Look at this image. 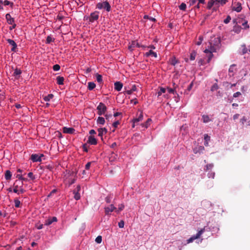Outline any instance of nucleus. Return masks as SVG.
I'll list each match as a JSON object with an SVG mask.
<instances>
[{
    "instance_id": "1",
    "label": "nucleus",
    "mask_w": 250,
    "mask_h": 250,
    "mask_svg": "<svg viewBox=\"0 0 250 250\" xmlns=\"http://www.w3.org/2000/svg\"><path fill=\"white\" fill-rule=\"evenodd\" d=\"M221 46V41L219 38H211L209 42L208 47L204 50V52L207 54V62H210L213 57V53L216 52L219 50Z\"/></svg>"
},
{
    "instance_id": "2",
    "label": "nucleus",
    "mask_w": 250,
    "mask_h": 250,
    "mask_svg": "<svg viewBox=\"0 0 250 250\" xmlns=\"http://www.w3.org/2000/svg\"><path fill=\"white\" fill-rule=\"evenodd\" d=\"M96 8L99 10L104 9L107 12H109L111 10V6L108 1L105 0L97 3Z\"/></svg>"
},
{
    "instance_id": "3",
    "label": "nucleus",
    "mask_w": 250,
    "mask_h": 250,
    "mask_svg": "<svg viewBox=\"0 0 250 250\" xmlns=\"http://www.w3.org/2000/svg\"><path fill=\"white\" fill-rule=\"evenodd\" d=\"M242 0H234L231 5L232 10L238 13L241 12L242 9Z\"/></svg>"
},
{
    "instance_id": "4",
    "label": "nucleus",
    "mask_w": 250,
    "mask_h": 250,
    "mask_svg": "<svg viewBox=\"0 0 250 250\" xmlns=\"http://www.w3.org/2000/svg\"><path fill=\"white\" fill-rule=\"evenodd\" d=\"M206 227H204L203 229H201L198 232L194 235H192L191 237L187 240V243H190L192 242L194 240L200 238L201 235L207 230L206 229Z\"/></svg>"
},
{
    "instance_id": "5",
    "label": "nucleus",
    "mask_w": 250,
    "mask_h": 250,
    "mask_svg": "<svg viewBox=\"0 0 250 250\" xmlns=\"http://www.w3.org/2000/svg\"><path fill=\"white\" fill-rule=\"evenodd\" d=\"M99 18V12L95 11L91 13L89 17H87L86 20H88L89 22L91 23L94 22L98 20Z\"/></svg>"
},
{
    "instance_id": "6",
    "label": "nucleus",
    "mask_w": 250,
    "mask_h": 250,
    "mask_svg": "<svg viewBox=\"0 0 250 250\" xmlns=\"http://www.w3.org/2000/svg\"><path fill=\"white\" fill-rule=\"evenodd\" d=\"M97 114L100 115H103L105 114L107 110V107L103 103H100L97 107Z\"/></svg>"
},
{
    "instance_id": "7",
    "label": "nucleus",
    "mask_w": 250,
    "mask_h": 250,
    "mask_svg": "<svg viewBox=\"0 0 250 250\" xmlns=\"http://www.w3.org/2000/svg\"><path fill=\"white\" fill-rule=\"evenodd\" d=\"M137 115H138V117L137 118H134L132 120V128L135 127L136 123L139 122L140 121H142L143 119V113L142 111H141L139 115L137 114Z\"/></svg>"
},
{
    "instance_id": "8",
    "label": "nucleus",
    "mask_w": 250,
    "mask_h": 250,
    "mask_svg": "<svg viewBox=\"0 0 250 250\" xmlns=\"http://www.w3.org/2000/svg\"><path fill=\"white\" fill-rule=\"evenodd\" d=\"M44 155L42 154L40 155L37 154H32L30 159L33 162H41L42 161V157Z\"/></svg>"
},
{
    "instance_id": "9",
    "label": "nucleus",
    "mask_w": 250,
    "mask_h": 250,
    "mask_svg": "<svg viewBox=\"0 0 250 250\" xmlns=\"http://www.w3.org/2000/svg\"><path fill=\"white\" fill-rule=\"evenodd\" d=\"M104 209L106 215H109L114 210H116V208L113 204H111L109 206L105 207Z\"/></svg>"
},
{
    "instance_id": "10",
    "label": "nucleus",
    "mask_w": 250,
    "mask_h": 250,
    "mask_svg": "<svg viewBox=\"0 0 250 250\" xmlns=\"http://www.w3.org/2000/svg\"><path fill=\"white\" fill-rule=\"evenodd\" d=\"M6 41L7 42L12 46V48L11 49V51L13 52H16L17 45L16 42L14 40L10 39H8Z\"/></svg>"
},
{
    "instance_id": "11",
    "label": "nucleus",
    "mask_w": 250,
    "mask_h": 250,
    "mask_svg": "<svg viewBox=\"0 0 250 250\" xmlns=\"http://www.w3.org/2000/svg\"><path fill=\"white\" fill-rule=\"evenodd\" d=\"M135 47L140 48L141 47V45L136 41H133L131 42L130 44L128 46V48L130 51H132L134 48Z\"/></svg>"
},
{
    "instance_id": "12",
    "label": "nucleus",
    "mask_w": 250,
    "mask_h": 250,
    "mask_svg": "<svg viewBox=\"0 0 250 250\" xmlns=\"http://www.w3.org/2000/svg\"><path fill=\"white\" fill-rule=\"evenodd\" d=\"M144 56L146 57H149L150 56L154 57L155 58H157V53L156 52L153 51L152 50H149L148 52L145 53Z\"/></svg>"
},
{
    "instance_id": "13",
    "label": "nucleus",
    "mask_w": 250,
    "mask_h": 250,
    "mask_svg": "<svg viewBox=\"0 0 250 250\" xmlns=\"http://www.w3.org/2000/svg\"><path fill=\"white\" fill-rule=\"evenodd\" d=\"M75 129L72 127H63L62 132L64 133L72 134L74 133Z\"/></svg>"
},
{
    "instance_id": "14",
    "label": "nucleus",
    "mask_w": 250,
    "mask_h": 250,
    "mask_svg": "<svg viewBox=\"0 0 250 250\" xmlns=\"http://www.w3.org/2000/svg\"><path fill=\"white\" fill-rule=\"evenodd\" d=\"M87 143L91 145H96L97 144V139L92 135H90L88 138Z\"/></svg>"
},
{
    "instance_id": "15",
    "label": "nucleus",
    "mask_w": 250,
    "mask_h": 250,
    "mask_svg": "<svg viewBox=\"0 0 250 250\" xmlns=\"http://www.w3.org/2000/svg\"><path fill=\"white\" fill-rule=\"evenodd\" d=\"M5 19L8 24H14L15 23V19L11 17L9 13H7L5 15Z\"/></svg>"
},
{
    "instance_id": "16",
    "label": "nucleus",
    "mask_w": 250,
    "mask_h": 250,
    "mask_svg": "<svg viewBox=\"0 0 250 250\" xmlns=\"http://www.w3.org/2000/svg\"><path fill=\"white\" fill-rule=\"evenodd\" d=\"M98 136L101 138L102 140H103V136L104 134H105L107 133V130L104 127L100 128L98 129Z\"/></svg>"
},
{
    "instance_id": "17",
    "label": "nucleus",
    "mask_w": 250,
    "mask_h": 250,
    "mask_svg": "<svg viewBox=\"0 0 250 250\" xmlns=\"http://www.w3.org/2000/svg\"><path fill=\"white\" fill-rule=\"evenodd\" d=\"M123 86V83L120 82H116L114 83V89L117 91H121Z\"/></svg>"
},
{
    "instance_id": "18",
    "label": "nucleus",
    "mask_w": 250,
    "mask_h": 250,
    "mask_svg": "<svg viewBox=\"0 0 250 250\" xmlns=\"http://www.w3.org/2000/svg\"><path fill=\"white\" fill-rule=\"evenodd\" d=\"M57 219L56 217H53L51 218H49L47 220H45L44 225L45 226H49L53 222H57Z\"/></svg>"
},
{
    "instance_id": "19",
    "label": "nucleus",
    "mask_w": 250,
    "mask_h": 250,
    "mask_svg": "<svg viewBox=\"0 0 250 250\" xmlns=\"http://www.w3.org/2000/svg\"><path fill=\"white\" fill-rule=\"evenodd\" d=\"M202 120L204 123H208L209 122L212 121V120L210 118L208 115H203L202 116Z\"/></svg>"
},
{
    "instance_id": "20",
    "label": "nucleus",
    "mask_w": 250,
    "mask_h": 250,
    "mask_svg": "<svg viewBox=\"0 0 250 250\" xmlns=\"http://www.w3.org/2000/svg\"><path fill=\"white\" fill-rule=\"evenodd\" d=\"M21 73H22V71H21V70L20 69L16 68L14 70V73H13V76L14 77H15V78L17 79H18L20 78V75L21 74Z\"/></svg>"
},
{
    "instance_id": "21",
    "label": "nucleus",
    "mask_w": 250,
    "mask_h": 250,
    "mask_svg": "<svg viewBox=\"0 0 250 250\" xmlns=\"http://www.w3.org/2000/svg\"><path fill=\"white\" fill-rule=\"evenodd\" d=\"M220 5L221 4L218 0H213V7L212 8V11H217Z\"/></svg>"
},
{
    "instance_id": "22",
    "label": "nucleus",
    "mask_w": 250,
    "mask_h": 250,
    "mask_svg": "<svg viewBox=\"0 0 250 250\" xmlns=\"http://www.w3.org/2000/svg\"><path fill=\"white\" fill-rule=\"evenodd\" d=\"M209 63L207 62V60H205V58H200L198 60V64L199 66L205 65L207 63Z\"/></svg>"
},
{
    "instance_id": "23",
    "label": "nucleus",
    "mask_w": 250,
    "mask_h": 250,
    "mask_svg": "<svg viewBox=\"0 0 250 250\" xmlns=\"http://www.w3.org/2000/svg\"><path fill=\"white\" fill-rule=\"evenodd\" d=\"M136 91H137V87L135 84H134L132 86L130 89L126 90L125 93L128 95H131V94L133 93V92Z\"/></svg>"
},
{
    "instance_id": "24",
    "label": "nucleus",
    "mask_w": 250,
    "mask_h": 250,
    "mask_svg": "<svg viewBox=\"0 0 250 250\" xmlns=\"http://www.w3.org/2000/svg\"><path fill=\"white\" fill-rule=\"evenodd\" d=\"M242 30V27L241 26L238 25H235L233 27V31L237 34H239L241 32Z\"/></svg>"
},
{
    "instance_id": "25",
    "label": "nucleus",
    "mask_w": 250,
    "mask_h": 250,
    "mask_svg": "<svg viewBox=\"0 0 250 250\" xmlns=\"http://www.w3.org/2000/svg\"><path fill=\"white\" fill-rule=\"evenodd\" d=\"M57 83L59 85L63 84L64 78L62 76H59L56 78Z\"/></svg>"
},
{
    "instance_id": "26",
    "label": "nucleus",
    "mask_w": 250,
    "mask_h": 250,
    "mask_svg": "<svg viewBox=\"0 0 250 250\" xmlns=\"http://www.w3.org/2000/svg\"><path fill=\"white\" fill-rule=\"evenodd\" d=\"M166 92V88L163 87H159V90L157 92V97H159L162 95L163 93Z\"/></svg>"
},
{
    "instance_id": "27",
    "label": "nucleus",
    "mask_w": 250,
    "mask_h": 250,
    "mask_svg": "<svg viewBox=\"0 0 250 250\" xmlns=\"http://www.w3.org/2000/svg\"><path fill=\"white\" fill-rule=\"evenodd\" d=\"M241 54L242 55H244L247 53H249V48L248 49L246 47V45L245 44H243L241 45Z\"/></svg>"
},
{
    "instance_id": "28",
    "label": "nucleus",
    "mask_w": 250,
    "mask_h": 250,
    "mask_svg": "<svg viewBox=\"0 0 250 250\" xmlns=\"http://www.w3.org/2000/svg\"><path fill=\"white\" fill-rule=\"evenodd\" d=\"M12 176V174L11 171L9 170H6L5 172L4 177L6 180H9L11 179Z\"/></svg>"
},
{
    "instance_id": "29",
    "label": "nucleus",
    "mask_w": 250,
    "mask_h": 250,
    "mask_svg": "<svg viewBox=\"0 0 250 250\" xmlns=\"http://www.w3.org/2000/svg\"><path fill=\"white\" fill-rule=\"evenodd\" d=\"M169 62L172 65H175V64L177 63H179V61L176 59L175 57H173L169 59Z\"/></svg>"
},
{
    "instance_id": "30",
    "label": "nucleus",
    "mask_w": 250,
    "mask_h": 250,
    "mask_svg": "<svg viewBox=\"0 0 250 250\" xmlns=\"http://www.w3.org/2000/svg\"><path fill=\"white\" fill-rule=\"evenodd\" d=\"M97 123L98 125H104L105 123L104 118L102 117H99L97 120Z\"/></svg>"
},
{
    "instance_id": "31",
    "label": "nucleus",
    "mask_w": 250,
    "mask_h": 250,
    "mask_svg": "<svg viewBox=\"0 0 250 250\" xmlns=\"http://www.w3.org/2000/svg\"><path fill=\"white\" fill-rule=\"evenodd\" d=\"M213 7V0H209L207 4L206 8L208 10L212 9Z\"/></svg>"
},
{
    "instance_id": "32",
    "label": "nucleus",
    "mask_w": 250,
    "mask_h": 250,
    "mask_svg": "<svg viewBox=\"0 0 250 250\" xmlns=\"http://www.w3.org/2000/svg\"><path fill=\"white\" fill-rule=\"evenodd\" d=\"M14 202L15 207L16 208H19L21 207V202L18 198H15L14 199Z\"/></svg>"
},
{
    "instance_id": "33",
    "label": "nucleus",
    "mask_w": 250,
    "mask_h": 250,
    "mask_svg": "<svg viewBox=\"0 0 250 250\" xmlns=\"http://www.w3.org/2000/svg\"><path fill=\"white\" fill-rule=\"evenodd\" d=\"M54 97L52 94H49L43 97V99L45 102H49Z\"/></svg>"
},
{
    "instance_id": "34",
    "label": "nucleus",
    "mask_w": 250,
    "mask_h": 250,
    "mask_svg": "<svg viewBox=\"0 0 250 250\" xmlns=\"http://www.w3.org/2000/svg\"><path fill=\"white\" fill-rule=\"evenodd\" d=\"M73 193L74 194V198L75 200H78L80 199L81 195L79 192H78V191H76V190H74L73 191Z\"/></svg>"
},
{
    "instance_id": "35",
    "label": "nucleus",
    "mask_w": 250,
    "mask_h": 250,
    "mask_svg": "<svg viewBox=\"0 0 250 250\" xmlns=\"http://www.w3.org/2000/svg\"><path fill=\"white\" fill-rule=\"evenodd\" d=\"M196 55H197V52L194 50L192 51L191 52V53L190 54V57H189L190 60V61L194 60L196 58Z\"/></svg>"
},
{
    "instance_id": "36",
    "label": "nucleus",
    "mask_w": 250,
    "mask_h": 250,
    "mask_svg": "<svg viewBox=\"0 0 250 250\" xmlns=\"http://www.w3.org/2000/svg\"><path fill=\"white\" fill-rule=\"evenodd\" d=\"M96 87V84L94 82H89L88 83L87 88L88 90H92Z\"/></svg>"
},
{
    "instance_id": "37",
    "label": "nucleus",
    "mask_w": 250,
    "mask_h": 250,
    "mask_svg": "<svg viewBox=\"0 0 250 250\" xmlns=\"http://www.w3.org/2000/svg\"><path fill=\"white\" fill-rule=\"evenodd\" d=\"M55 39L53 38L51 35L48 36L46 39V43L49 44L52 42H54Z\"/></svg>"
},
{
    "instance_id": "38",
    "label": "nucleus",
    "mask_w": 250,
    "mask_h": 250,
    "mask_svg": "<svg viewBox=\"0 0 250 250\" xmlns=\"http://www.w3.org/2000/svg\"><path fill=\"white\" fill-rule=\"evenodd\" d=\"M152 121L151 119L150 118L147 119V120L146 121V122L143 124L142 125L143 127H145V128H147L150 125V122Z\"/></svg>"
},
{
    "instance_id": "39",
    "label": "nucleus",
    "mask_w": 250,
    "mask_h": 250,
    "mask_svg": "<svg viewBox=\"0 0 250 250\" xmlns=\"http://www.w3.org/2000/svg\"><path fill=\"white\" fill-rule=\"evenodd\" d=\"M96 78L97 81L99 83L101 84V83H103V78H102V76L101 75L97 73L96 74Z\"/></svg>"
},
{
    "instance_id": "40",
    "label": "nucleus",
    "mask_w": 250,
    "mask_h": 250,
    "mask_svg": "<svg viewBox=\"0 0 250 250\" xmlns=\"http://www.w3.org/2000/svg\"><path fill=\"white\" fill-rule=\"evenodd\" d=\"M3 4L5 6L9 5L11 8H13L14 6V3L12 2H11L9 0H5L4 1H3Z\"/></svg>"
},
{
    "instance_id": "41",
    "label": "nucleus",
    "mask_w": 250,
    "mask_h": 250,
    "mask_svg": "<svg viewBox=\"0 0 250 250\" xmlns=\"http://www.w3.org/2000/svg\"><path fill=\"white\" fill-rule=\"evenodd\" d=\"M166 89L167 90L169 93L172 94L173 95H175V94L176 93V89L174 87L173 88L167 87Z\"/></svg>"
},
{
    "instance_id": "42",
    "label": "nucleus",
    "mask_w": 250,
    "mask_h": 250,
    "mask_svg": "<svg viewBox=\"0 0 250 250\" xmlns=\"http://www.w3.org/2000/svg\"><path fill=\"white\" fill-rule=\"evenodd\" d=\"M16 178H18L20 181H21V183H22L23 181H27V179L24 178L22 176V174H17L16 175Z\"/></svg>"
},
{
    "instance_id": "43",
    "label": "nucleus",
    "mask_w": 250,
    "mask_h": 250,
    "mask_svg": "<svg viewBox=\"0 0 250 250\" xmlns=\"http://www.w3.org/2000/svg\"><path fill=\"white\" fill-rule=\"evenodd\" d=\"M214 165L213 164H207L204 168V169L205 171H207L208 170H209L210 169H211L213 167Z\"/></svg>"
},
{
    "instance_id": "44",
    "label": "nucleus",
    "mask_w": 250,
    "mask_h": 250,
    "mask_svg": "<svg viewBox=\"0 0 250 250\" xmlns=\"http://www.w3.org/2000/svg\"><path fill=\"white\" fill-rule=\"evenodd\" d=\"M18 181L16 180L15 183H14V188H13V191L15 193H17L18 194V193H19V190L20 189V187H19V186L18 185H16V183H17Z\"/></svg>"
},
{
    "instance_id": "45",
    "label": "nucleus",
    "mask_w": 250,
    "mask_h": 250,
    "mask_svg": "<svg viewBox=\"0 0 250 250\" xmlns=\"http://www.w3.org/2000/svg\"><path fill=\"white\" fill-rule=\"evenodd\" d=\"M205 148L203 146H199L198 147V150H196L195 149H194V152L195 154H197V153H202L204 150Z\"/></svg>"
},
{
    "instance_id": "46",
    "label": "nucleus",
    "mask_w": 250,
    "mask_h": 250,
    "mask_svg": "<svg viewBox=\"0 0 250 250\" xmlns=\"http://www.w3.org/2000/svg\"><path fill=\"white\" fill-rule=\"evenodd\" d=\"M125 208V206L123 204L119 205L118 209L116 208V212L119 213L120 211L123 210Z\"/></svg>"
},
{
    "instance_id": "47",
    "label": "nucleus",
    "mask_w": 250,
    "mask_h": 250,
    "mask_svg": "<svg viewBox=\"0 0 250 250\" xmlns=\"http://www.w3.org/2000/svg\"><path fill=\"white\" fill-rule=\"evenodd\" d=\"M219 86L218 84L217 83H215L211 87L210 90L213 92L215 90H217Z\"/></svg>"
},
{
    "instance_id": "48",
    "label": "nucleus",
    "mask_w": 250,
    "mask_h": 250,
    "mask_svg": "<svg viewBox=\"0 0 250 250\" xmlns=\"http://www.w3.org/2000/svg\"><path fill=\"white\" fill-rule=\"evenodd\" d=\"M215 174L214 172L212 171H210L208 173V177L209 178L214 179V177H215Z\"/></svg>"
},
{
    "instance_id": "49",
    "label": "nucleus",
    "mask_w": 250,
    "mask_h": 250,
    "mask_svg": "<svg viewBox=\"0 0 250 250\" xmlns=\"http://www.w3.org/2000/svg\"><path fill=\"white\" fill-rule=\"evenodd\" d=\"M28 177L32 180H34L36 179V176L34 175L33 173L30 172L27 174Z\"/></svg>"
},
{
    "instance_id": "50",
    "label": "nucleus",
    "mask_w": 250,
    "mask_h": 250,
    "mask_svg": "<svg viewBox=\"0 0 250 250\" xmlns=\"http://www.w3.org/2000/svg\"><path fill=\"white\" fill-rule=\"evenodd\" d=\"M179 9L181 10L185 11L186 10L187 5L185 3H182L179 6Z\"/></svg>"
},
{
    "instance_id": "51",
    "label": "nucleus",
    "mask_w": 250,
    "mask_h": 250,
    "mask_svg": "<svg viewBox=\"0 0 250 250\" xmlns=\"http://www.w3.org/2000/svg\"><path fill=\"white\" fill-rule=\"evenodd\" d=\"M235 66V64H232L230 65V67L229 69V74L232 73V75H233V72H234V68Z\"/></svg>"
},
{
    "instance_id": "52",
    "label": "nucleus",
    "mask_w": 250,
    "mask_h": 250,
    "mask_svg": "<svg viewBox=\"0 0 250 250\" xmlns=\"http://www.w3.org/2000/svg\"><path fill=\"white\" fill-rule=\"evenodd\" d=\"M242 26H243V28L244 29H247L249 28L250 26L248 24V22L247 21H245L243 23Z\"/></svg>"
},
{
    "instance_id": "53",
    "label": "nucleus",
    "mask_w": 250,
    "mask_h": 250,
    "mask_svg": "<svg viewBox=\"0 0 250 250\" xmlns=\"http://www.w3.org/2000/svg\"><path fill=\"white\" fill-rule=\"evenodd\" d=\"M144 19H148L150 21L155 22L156 21V19L154 18L149 17L148 15H145L144 17Z\"/></svg>"
},
{
    "instance_id": "54",
    "label": "nucleus",
    "mask_w": 250,
    "mask_h": 250,
    "mask_svg": "<svg viewBox=\"0 0 250 250\" xmlns=\"http://www.w3.org/2000/svg\"><path fill=\"white\" fill-rule=\"evenodd\" d=\"M112 197L111 195H108V196H107L105 198V201L107 203H110L111 202V199H112Z\"/></svg>"
},
{
    "instance_id": "55",
    "label": "nucleus",
    "mask_w": 250,
    "mask_h": 250,
    "mask_svg": "<svg viewBox=\"0 0 250 250\" xmlns=\"http://www.w3.org/2000/svg\"><path fill=\"white\" fill-rule=\"evenodd\" d=\"M22 185L23 184H21V186H20V189L19 190V193H18V195H20V194L23 193L25 192V190L22 188Z\"/></svg>"
},
{
    "instance_id": "56",
    "label": "nucleus",
    "mask_w": 250,
    "mask_h": 250,
    "mask_svg": "<svg viewBox=\"0 0 250 250\" xmlns=\"http://www.w3.org/2000/svg\"><path fill=\"white\" fill-rule=\"evenodd\" d=\"M102 241V237L100 235L98 236L95 239V242L98 244H100Z\"/></svg>"
},
{
    "instance_id": "57",
    "label": "nucleus",
    "mask_w": 250,
    "mask_h": 250,
    "mask_svg": "<svg viewBox=\"0 0 250 250\" xmlns=\"http://www.w3.org/2000/svg\"><path fill=\"white\" fill-rule=\"evenodd\" d=\"M231 17L228 15L227 18L224 20V22L226 24L229 23L231 21Z\"/></svg>"
},
{
    "instance_id": "58",
    "label": "nucleus",
    "mask_w": 250,
    "mask_h": 250,
    "mask_svg": "<svg viewBox=\"0 0 250 250\" xmlns=\"http://www.w3.org/2000/svg\"><path fill=\"white\" fill-rule=\"evenodd\" d=\"M203 40V36H199V38H198V41H197L196 43V45H200L202 43Z\"/></svg>"
},
{
    "instance_id": "59",
    "label": "nucleus",
    "mask_w": 250,
    "mask_h": 250,
    "mask_svg": "<svg viewBox=\"0 0 250 250\" xmlns=\"http://www.w3.org/2000/svg\"><path fill=\"white\" fill-rule=\"evenodd\" d=\"M175 95H176V96H175V97H174V101L176 103H178L180 101V96L177 92H176V93L175 94Z\"/></svg>"
},
{
    "instance_id": "60",
    "label": "nucleus",
    "mask_w": 250,
    "mask_h": 250,
    "mask_svg": "<svg viewBox=\"0 0 250 250\" xmlns=\"http://www.w3.org/2000/svg\"><path fill=\"white\" fill-rule=\"evenodd\" d=\"M60 66L58 64H55L53 66V69L55 71L59 70L60 69Z\"/></svg>"
},
{
    "instance_id": "61",
    "label": "nucleus",
    "mask_w": 250,
    "mask_h": 250,
    "mask_svg": "<svg viewBox=\"0 0 250 250\" xmlns=\"http://www.w3.org/2000/svg\"><path fill=\"white\" fill-rule=\"evenodd\" d=\"M125 223L123 220H121L118 223V226L120 228H123L124 227Z\"/></svg>"
},
{
    "instance_id": "62",
    "label": "nucleus",
    "mask_w": 250,
    "mask_h": 250,
    "mask_svg": "<svg viewBox=\"0 0 250 250\" xmlns=\"http://www.w3.org/2000/svg\"><path fill=\"white\" fill-rule=\"evenodd\" d=\"M120 124L119 121H116L112 124V126L115 128H117L118 125Z\"/></svg>"
},
{
    "instance_id": "63",
    "label": "nucleus",
    "mask_w": 250,
    "mask_h": 250,
    "mask_svg": "<svg viewBox=\"0 0 250 250\" xmlns=\"http://www.w3.org/2000/svg\"><path fill=\"white\" fill-rule=\"evenodd\" d=\"M7 213L5 210H4L3 212L0 210V216H2L3 217H6L7 216Z\"/></svg>"
},
{
    "instance_id": "64",
    "label": "nucleus",
    "mask_w": 250,
    "mask_h": 250,
    "mask_svg": "<svg viewBox=\"0 0 250 250\" xmlns=\"http://www.w3.org/2000/svg\"><path fill=\"white\" fill-rule=\"evenodd\" d=\"M210 136L208 134H205L204 135V140H205V141H209L210 140Z\"/></svg>"
}]
</instances>
